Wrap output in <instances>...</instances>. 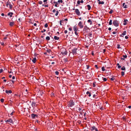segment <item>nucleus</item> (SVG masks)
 <instances>
[{
    "mask_svg": "<svg viewBox=\"0 0 131 131\" xmlns=\"http://www.w3.org/2000/svg\"><path fill=\"white\" fill-rule=\"evenodd\" d=\"M74 105V103L72 101H70L68 104L69 107H72Z\"/></svg>",
    "mask_w": 131,
    "mask_h": 131,
    "instance_id": "3",
    "label": "nucleus"
},
{
    "mask_svg": "<svg viewBox=\"0 0 131 131\" xmlns=\"http://www.w3.org/2000/svg\"><path fill=\"white\" fill-rule=\"evenodd\" d=\"M123 57L125 58H126L127 57V56L126 55H123Z\"/></svg>",
    "mask_w": 131,
    "mask_h": 131,
    "instance_id": "50",
    "label": "nucleus"
},
{
    "mask_svg": "<svg viewBox=\"0 0 131 131\" xmlns=\"http://www.w3.org/2000/svg\"><path fill=\"white\" fill-rule=\"evenodd\" d=\"M79 62L81 64V63L82 62V59L80 60L79 61Z\"/></svg>",
    "mask_w": 131,
    "mask_h": 131,
    "instance_id": "46",
    "label": "nucleus"
},
{
    "mask_svg": "<svg viewBox=\"0 0 131 131\" xmlns=\"http://www.w3.org/2000/svg\"><path fill=\"white\" fill-rule=\"evenodd\" d=\"M9 7L10 9H11L12 8V6L11 4H9Z\"/></svg>",
    "mask_w": 131,
    "mask_h": 131,
    "instance_id": "33",
    "label": "nucleus"
},
{
    "mask_svg": "<svg viewBox=\"0 0 131 131\" xmlns=\"http://www.w3.org/2000/svg\"><path fill=\"white\" fill-rule=\"evenodd\" d=\"M87 7H88V9L89 10H90L91 8V7L90 6V5H87Z\"/></svg>",
    "mask_w": 131,
    "mask_h": 131,
    "instance_id": "22",
    "label": "nucleus"
},
{
    "mask_svg": "<svg viewBox=\"0 0 131 131\" xmlns=\"http://www.w3.org/2000/svg\"><path fill=\"white\" fill-rule=\"evenodd\" d=\"M103 78V80L104 81H107V79L106 78Z\"/></svg>",
    "mask_w": 131,
    "mask_h": 131,
    "instance_id": "45",
    "label": "nucleus"
},
{
    "mask_svg": "<svg viewBox=\"0 0 131 131\" xmlns=\"http://www.w3.org/2000/svg\"><path fill=\"white\" fill-rule=\"evenodd\" d=\"M46 31V30L45 29H43V30H42L41 31V32L43 33L44 32Z\"/></svg>",
    "mask_w": 131,
    "mask_h": 131,
    "instance_id": "51",
    "label": "nucleus"
},
{
    "mask_svg": "<svg viewBox=\"0 0 131 131\" xmlns=\"http://www.w3.org/2000/svg\"><path fill=\"white\" fill-rule=\"evenodd\" d=\"M126 31H124L123 32V33L122 34V35H120V36L121 37H123V36H122V35H126Z\"/></svg>",
    "mask_w": 131,
    "mask_h": 131,
    "instance_id": "17",
    "label": "nucleus"
},
{
    "mask_svg": "<svg viewBox=\"0 0 131 131\" xmlns=\"http://www.w3.org/2000/svg\"><path fill=\"white\" fill-rule=\"evenodd\" d=\"M54 38L55 40H58L59 39V38L56 36H55Z\"/></svg>",
    "mask_w": 131,
    "mask_h": 131,
    "instance_id": "21",
    "label": "nucleus"
},
{
    "mask_svg": "<svg viewBox=\"0 0 131 131\" xmlns=\"http://www.w3.org/2000/svg\"><path fill=\"white\" fill-rule=\"evenodd\" d=\"M116 33H117L116 32H113L112 33L114 34H116Z\"/></svg>",
    "mask_w": 131,
    "mask_h": 131,
    "instance_id": "62",
    "label": "nucleus"
},
{
    "mask_svg": "<svg viewBox=\"0 0 131 131\" xmlns=\"http://www.w3.org/2000/svg\"><path fill=\"white\" fill-rule=\"evenodd\" d=\"M4 101V99H1V101L2 103H3Z\"/></svg>",
    "mask_w": 131,
    "mask_h": 131,
    "instance_id": "41",
    "label": "nucleus"
},
{
    "mask_svg": "<svg viewBox=\"0 0 131 131\" xmlns=\"http://www.w3.org/2000/svg\"><path fill=\"white\" fill-rule=\"evenodd\" d=\"M31 117L32 118L34 119L35 118V116H37V115L36 114H31Z\"/></svg>",
    "mask_w": 131,
    "mask_h": 131,
    "instance_id": "11",
    "label": "nucleus"
},
{
    "mask_svg": "<svg viewBox=\"0 0 131 131\" xmlns=\"http://www.w3.org/2000/svg\"><path fill=\"white\" fill-rule=\"evenodd\" d=\"M47 51L48 53H50L51 50L50 49H47L46 50Z\"/></svg>",
    "mask_w": 131,
    "mask_h": 131,
    "instance_id": "38",
    "label": "nucleus"
},
{
    "mask_svg": "<svg viewBox=\"0 0 131 131\" xmlns=\"http://www.w3.org/2000/svg\"><path fill=\"white\" fill-rule=\"evenodd\" d=\"M61 53L62 55H67V51L66 49L64 48H62L61 49Z\"/></svg>",
    "mask_w": 131,
    "mask_h": 131,
    "instance_id": "2",
    "label": "nucleus"
},
{
    "mask_svg": "<svg viewBox=\"0 0 131 131\" xmlns=\"http://www.w3.org/2000/svg\"><path fill=\"white\" fill-rule=\"evenodd\" d=\"M58 2L59 4L60 3H62L63 2V1L62 0H59L58 1Z\"/></svg>",
    "mask_w": 131,
    "mask_h": 131,
    "instance_id": "26",
    "label": "nucleus"
},
{
    "mask_svg": "<svg viewBox=\"0 0 131 131\" xmlns=\"http://www.w3.org/2000/svg\"><path fill=\"white\" fill-rule=\"evenodd\" d=\"M9 4H10V3L9 2H7L6 3V6L7 7H8V5H9Z\"/></svg>",
    "mask_w": 131,
    "mask_h": 131,
    "instance_id": "27",
    "label": "nucleus"
},
{
    "mask_svg": "<svg viewBox=\"0 0 131 131\" xmlns=\"http://www.w3.org/2000/svg\"><path fill=\"white\" fill-rule=\"evenodd\" d=\"M75 13L78 16L80 15V12L79 11L78 9H75Z\"/></svg>",
    "mask_w": 131,
    "mask_h": 131,
    "instance_id": "6",
    "label": "nucleus"
},
{
    "mask_svg": "<svg viewBox=\"0 0 131 131\" xmlns=\"http://www.w3.org/2000/svg\"><path fill=\"white\" fill-rule=\"evenodd\" d=\"M123 7H124L125 8H127V6L126 5L125 3H124L123 4Z\"/></svg>",
    "mask_w": 131,
    "mask_h": 131,
    "instance_id": "15",
    "label": "nucleus"
},
{
    "mask_svg": "<svg viewBox=\"0 0 131 131\" xmlns=\"http://www.w3.org/2000/svg\"><path fill=\"white\" fill-rule=\"evenodd\" d=\"M1 45H3L4 44V43L3 42H1Z\"/></svg>",
    "mask_w": 131,
    "mask_h": 131,
    "instance_id": "64",
    "label": "nucleus"
},
{
    "mask_svg": "<svg viewBox=\"0 0 131 131\" xmlns=\"http://www.w3.org/2000/svg\"><path fill=\"white\" fill-rule=\"evenodd\" d=\"M90 130L92 131H98L97 129L94 126H93L91 127Z\"/></svg>",
    "mask_w": 131,
    "mask_h": 131,
    "instance_id": "4",
    "label": "nucleus"
},
{
    "mask_svg": "<svg viewBox=\"0 0 131 131\" xmlns=\"http://www.w3.org/2000/svg\"><path fill=\"white\" fill-rule=\"evenodd\" d=\"M38 3L39 4H41L42 3V2L41 1H38Z\"/></svg>",
    "mask_w": 131,
    "mask_h": 131,
    "instance_id": "37",
    "label": "nucleus"
},
{
    "mask_svg": "<svg viewBox=\"0 0 131 131\" xmlns=\"http://www.w3.org/2000/svg\"><path fill=\"white\" fill-rule=\"evenodd\" d=\"M46 39L47 40H49L50 39V38L49 36H47L46 38Z\"/></svg>",
    "mask_w": 131,
    "mask_h": 131,
    "instance_id": "29",
    "label": "nucleus"
},
{
    "mask_svg": "<svg viewBox=\"0 0 131 131\" xmlns=\"http://www.w3.org/2000/svg\"><path fill=\"white\" fill-rule=\"evenodd\" d=\"M95 67L97 69H98V67H97V65H96L95 66Z\"/></svg>",
    "mask_w": 131,
    "mask_h": 131,
    "instance_id": "52",
    "label": "nucleus"
},
{
    "mask_svg": "<svg viewBox=\"0 0 131 131\" xmlns=\"http://www.w3.org/2000/svg\"><path fill=\"white\" fill-rule=\"evenodd\" d=\"M77 48H74L72 50L71 52L73 54V55H75L77 53Z\"/></svg>",
    "mask_w": 131,
    "mask_h": 131,
    "instance_id": "5",
    "label": "nucleus"
},
{
    "mask_svg": "<svg viewBox=\"0 0 131 131\" xmlns=\"http://www.w3.org/2000/svg\"><path fill=\"white\" fill-rule=\"evenodd\" d=\"M77 31H75V34L76 35H78V33L77 32Z\"/></svg>",
    "mask_w": 131,
    "mask_h": 131,
    "instance_id": "59",
    "label": "nucleus"
},
{
    "mask_svg": "<svg viewBox=\"0 0 131 131\" xmlns=\"http://www.w3.org/2000/svg\"><path fill=\"white\" fill-rule=\"evenodd\" d=\"M6 122H9L10 123H12L13 122V121L12 119H8L5 121Z\"/></svg>",
    "mask_w": 131,
    "mask_h": 131,
    "instance_id": "12",
    "label": "nucleus"
},
{
    "mask_svg": "<svg viewBox=\"0 0 131 131\" xmlns=\"http://www.w3.org/2000/svg\"><path fill=\"white\" fill-rule=\"evenodd\" d=\"M112 20H110V22L109 23V25H111L112 24Z\"/></svg>",
    "mask_w": 131,
    "mask_h": 131,
    "instance_id": "35",
    "label": "nucleus"
},
{
    "mask_svg": "<svg viewBox=\"0 0 131 131\" xmlns=\"http://www.w3.org/2000/svg\"><path fill=\"white\" fill-rule=\"evenodd\" d=\"M117 65L118 66V68H120L121 67V66L119 65V63H117Z\"/></svg>",
    "mask_w": 131,
    "mask_h": 131,
    "instance_id": "40",
    "label": "nucleus"
},
{
    "mask_svg": "<svg viewBox=\"0 0 131 131\" xmlns=\"http://www.w3.org/2000/svg\"><path fill=\"white\" fill-rule=\"evenodd\" d=\"M89 35L91 37H92V34L91 33L89 34Z\"/></svg>",
    "mask_w": 131,
    "mask_h": 131,
    "instance_id": "56",
    "label": "nucleus"
},
{
    "mask_svg": "<svg viewBox=\"0 0 131 131\" xmlns=\"http://www.w3.org/2000/svg\"><path fill=\"white\" fill-rule=\"evenodd\" d=\"M3 71V70L2 69H0V73H1Z\"/></svg>",
    "mask_w": 131,
    "mask_h": 131,
    "instance_id": "57",
    "label": "nucleus"
},
{
    "mask_svg": "<svg viewBox=\"0 0 131 131\" xmlns=\"http://www.w3.org/2000/svg\"><path fill=\"white\" fill-rule=\"evenodd\" d=\"M113 12V10L112 9L110 10V12H109V13L110 14H111Z\"/></svg>",
    "mask_w": 131,
    "mask_h": 131,
    "instance_id": "42",
    "label": "nucleus"
},
{
    "mask_svg": "<svg viewBox=\"0 0 131 131\" xmlns=\"http://www.w3.org/2000/svg\"><path fill=\"white\" fill-rule=\"evenodd\" d=\"M14 47L15 48H16L17 49H18V48H19V45H16L14 46Z\"/></svg>",
    "mask_w": 131,
    "mask_h": 131,
    "instance_id": "20",
    "label": "nucleus"
},
{
    "mask_svg": "<svg viewBox=\"0 0 131 131\" xmlns=\"http://www.w3.org/2000/svg\"><path fill=\"white\" fill-rule=\"evenodd\" d=\"M110 79L111 80L113 81L115 79V78L114 77H112V78H111Z\"/></svg>",
    "mask_w": 131,
    "mask_h": 131,
    "instance_id": "30",
    "label": "nucleus"
},
{
    "mask_svg": "<svg viewBox=\"0 0 131 131\" xmlns=\"http://www.w3.org/2000/svg\"><path fill=\"white\" fill-rule=\"evenodd\" d=\"M121 74L122 76H123L124 75V71H122L121 72Z\"/></svg>",
    "mask_w": 131,
    "mask_h": 131,
    "instance_id": "36",
    "label": "nucleus"
},
{
    "mask_svg": "<svg viewBox=\"0 0 131 131\" xmlns=\"http://www.w3.org/2000/svg\"><path fill=\"white\" fill-rule=\"evenodd\" d=\"M45 27L46 28H47L48 26V24L47 23H46L45 25Z\"/></svg>",
    "mask_w": 131,
    "mask_h": 131,
    "instance_id": "43",
    "label": "nucleus"
},
{
    "mask_svg": "<svg viewBox=\"0 0 131 131\" xmlns=\"http://www.w3.org/2000/svg\"><path fill=\"white\" fill-rule=\"evenodd\" d=\"M88 28L86 26L85 27L84 29H83V32H84V33H85V32H86L88 31Z\"/></svg>",
    "mask_w": 131,
    "mask_h": 131,
    "instance_id": "8",
    "label": "nucleus"
},
{
    "mask_svg": "<svg viewBox=\"0 0 131 131\" xmlns=\"http://www.w3.org/2000/svg\"><path fill=\"white\" fill-rule=\"evenodd\" d=\"M121 70H125V68L124 66L123 67L121 68Z\"/></svg>",
    "mask_w": 131,
    "mask_h": 131,
    "instance_id": "31",
    "label": "nucleus"
},
{
    "mask_svg": "<svg viewBox=\"0 0 131 131\" xmlns=\"http://www.w3.org/2000/svg\"><path fill=\"white\" fill-rule=\"evenodd\" d=\"M114 25L116 27H117L119 26V23L118 21L116 20H114L113 23Z\"/></svg>",
    "mask_w": 131,
    "mask_h": 131,
    "instance_id": "1",
    "label": "nucleus"
},
{
    "mask_svg": "<svg viewBox=\"0 0 131 131\" xmlns=\"http://www.w3.org/2000/svg\"><path fill=\"white\" fill-rule=\"evenodd\" d=\"M63 60L65 62H66L68 61V60L67 58L64 59Z\"/></svg>",
    "mask_w": 131,
    "mask_h": 131,
    "instance_id": "32",
    "label": "nucleus"
},
{
    "mask_svg": "<svg viewBox=\"0 0 131 131\" xmlns=\"http://www.w3.org/2000/svg\"><path fill=\"white\" fill-rule=\"evenodd\" d=\"M14 24V22H11L9 23V25L11 26H13Z\"/></svg>",
    "mask_w": 131,
    "mask_h": 131,
    "instance_id": "19",
    "label": "nucleus"
},
{
    "mask_svg": "<svg viewBox=\"0 0 131 131\" xmlns=\"http://www.w3.org/2000/svg\"><path fill=\"white\" fill-rule=\"evenodd\" d=\"M69 29L70 31H71L72 30V29L71 28H69Z\"/></svg>",
    "mask_w": 131,
    "mask_h": 131,
    "instance_id": "60",
    "label": "nucleus"
},
{
    "mask_svg": "<svg viewBox=\"0 0 131 131\" xmlns=\"http://www.w3.org/2000/svg\"><path fill=\"white\" fill-rule=\"evenodd\" d=\"M95 82H94L93 83V87H95Z\"/></svg>",
    "mask_w": 131,
    "mask_h": 131,
    "instance_id": "53",
    "label": "nucleus"
},
{
    "mask_svg": "<svg viewBox=\"0 0 131 131\" xmlns=\"http://www.w3.org/2000/svg\"><path fill=\"white\" fill-rule=\"evenodd\" d=\"M55 74H56V75H58L59 74V72L58 71H56L55 72Z\"/></svg>",
    "mask_w": 131,
    "mask_h": 131,
    "instance_id": "44",
    "label": "nucleus"
},
{
    "mask_svg": "<svg viewBox=\"0 0 131 131\" xmlns=\"http://www.w3.org/2000/svg\"><path fill=\"white\" fill-rule=\"evenodd\" d=\"M78 26L80 27L81 28H82V22L81 21H80L79 22L78 24Z\"/></svg>",
    "mask_w": 131,
    "mask_h": 131,
    "instance_id": "13",
    "label": "nucleus"
},
{
    "mask_svg": "<svg viewBox=\"0 0 131 131\" xmlns=\"http://www.w3.org/2000/svg\"><path fill=\"white\" fill-rule=\"evenodd\" d=\"M12 93V91L11 90H9L8 91V93H9L10 94V93Z\"/></svg>",
    "mask_w": 131,
    "mask_h": 131,
    "instance_id": "49",
    "label": "nucleus"
},
{
    "mask_svg": "<svg viewBox=\"0 0 131 131\" xmlns=\"http://www.w3.org/2000/svg\"><path fill=\"white\" fill-rule=\"evenodd\" d=\"M38 93L40 94L41 95H42L43 94V92H39Z\"/></svg>",
    "mask_w": 131,
    "mask_h": 131,
    "instance_id": "54",
    "label": "nucleus"
},
{
    "mask_svg": "<svg viewBox=\"0 0 131 131\" xmlns=\"http://www.w3.org/2000/svg\"><path fill=\"white\" fill-rule=\"evenodd\" d=\"M64 32L65 34H66L67 33L68 31L67 30H65L64 31Z\"/></svg>",
    "mask_w": 131,
    "mask_h": 131,
    "instance_id": "61",
    "label": "nucleus"
},
{
    "mask_svg": "<svg viewBox=\"0 0 131 131\" xmlns=\"http://www.w3.org/2000/svg\"><path fill=\"white\" fill-rule=\"evenodd\" d=\"M78 29V28L77 26L75 25L74 26L73 29L74 31H77Z\"/></svg>",
    "mask_w": 131,
    "mask_h": 131,
    "instance_id": "9",
    "label": "nucleus"
},
{
    "mask_svg": "<svg viewBox=\"0 0 131 131\" xmlns=\"http://www.w3.org/2000/svg\"><path fill=\"white\" fill-rule=\"evenodd\" d=\"M31 105L32 107L34 108L37 105H36L35 103L34 102H32L31 103Z\"/></svg>",
    "mask_w": 131,
    "mask_h": 131,
    "instance_id": "7",
    "label": "nucleus"
},
{
    "mask_svg": "<svg viewBox=\"0 0 131 131\" xmlns=\"http://www.w3.org/2000/svg\"><path fill=\"white\" fill-rule=\"evenodd\" d=\"M128 22V20L127 19H124L123 23V25H126L127 24V23Z\"/></svg>",
    "mask_w": 131,
    "mask_h": 131,
    "instance_id": "10",
    "label": "nucleus"
},
{
    "mask_svg": "<svg viewBox=\"0 0 131 131\" xmlns=\"http://www.w3.org/2000/svg\"><path fill=\"white\" fill-rule=\"evenodd\" d=\"M36 60V58L35 57L33 58V59L32 60V61L34 63H35Z\"/></svg>",
    "mask_w": 131,
    "mask_h": 131,
    "instance_id": "18",
    "label": "nucleus"
},
{
    "mask_svg": "<svg viewBox=\"0 0 131 131\" xmlns=\"http://www.w3.org/2000/svg\"><path fill=\"white\" fill-rule=\"evenodd\" d=\"M102 71H104L105 70L104 67H102Z\"/></svg>",
    "mask_w": 131,
    "mask_h": 131,
    "instance_id": "39",
    "label": "nucleus"
},
{
    "mask_svg": "<svg viewBox=\"0 0 131 131\" xmlns=\"http://www.w3.org/2000/svg\"><path fill=\"white\" fill-rule=\"evenodd\" d=\"M121 48V47H120V45L119 44L117 45V48L119 49Z\"/></svg>",
    "mask_w": 131,
    "mask_h": 131,
    "instance_id": "47",
    "label": "nucleus"
},
{
    "mask_svg": "<svg viewBox=\"0 0 131 131\" xmlns=\"http://www.w3.org/2000/svg\"><path fill=\"white\" fill-rule=\"evenodd\" d=\"M56 13L55 14V15L56 16H57L58 15L59 12H58V10L56 11Z\"/></svg>",
    "mask_w": 131,
    "mask_h": 131,
    "instance_id": "34",
    "label": "nucleus"
},
{
    "mask_svg": "<svg viewBox=\"0 0 131 131\" xmlns=\"http://www.w3.org/2000/svg\"><path fill=\"white\" fill-rule=\"evenodd\" d=\"M54 3H55V5H54V6L56 7H58L57 6V4H58V2H54Z\"/></svg>",
    "mask_w": 131,
    "mask_h": 131,
    "instance_id": "28",
    "label": "nucleus"
},
{
    "mask_svg": "<svg viewBox=\"0 0 131 131\" xmlns=\"http://www.w3.org/2000/svg\"><path fill=\"white\" fill-rule=\"evenodd\" d=\"M83 113L84 114V116L85 117L84 118V119H85V120H86V118L85 117V113H84V112H83Z\"/></svg>",
    "mask_w": 131,
    "mask_h": 131,
    "instance_id": "48",
    "label": "nucleus"
},
{
    "mask_svg": "<svg viewBox=\"0 0 131 131\" xmlns=\"http://www.w3.org/2000/svg\"><path fill=\"white\" fill-rule=\"evenodd\" d=\"M47 0H44L43 1V2L44 3H45V2H46V3H47Z\"/></svg>",
    "mask_w": 131,
    "mask_h": 131,
    "instance_id": "63",
    "label": "nucleus"
},
{
    "mask_svg": "<svg viewBox=\"0 0 131 131\" xmlns=\"http://www.w3.org/2000/svg\"><path fill=\"white\" fill-rule=\"evenodd\" d=\"M98 3L99 4H104V2L103 1H102V2L99 1V2Z\"/></svg>",
    "mask_w": 131,
    "mask_h": 131,
    "instance_id": "25",
    "label": "nucleus"
},
{
    "mask_svg": "<svg viewBox=\"0 0 131 131\" xmlns=\"http://www.w3.org/2000/svg\"><path fill=\"white\" fill-rule=\"evenodd\" d=\"M125 38L126 39H128V37L127 36H126L125 37Z\"/></svg>",
    "mask_w": 131,
    "mask_h": 131,
    "instance_id": "58",
    "label": "nucleus"
},
{
    "mask_svg": "<svg viewBox=\"0 0 131 131\" xmlns=\"http://www.w3.org/2000/svg\"><path fill=\"white\" fill-rule=\"evenodd\" d=\"M14 112H12L11 113L10 115H9V116H10L12 115L13 114V113Z\"/></svg>",
    "mask_w": 131,
    "mask_h": 131,
    "instance_id": "55",
    "label": "nucleus"
},
{
    "mask_svg": "<svg viewBox=\"0 0 131 131\" xmlns=\"http://www.w3.org/2000/svg\"><path fill=\"white\" fill-rule=\"evenodd\" d=\"M13 14V13L12 12H9L8 14V15L10 17H12V15Z\"/></svg>",
    "mask_w": 131,
    "mask_h": 131,
    "instance_id": "16",
    "label": "nucleus"
},
{
    "mask_svg": "<svg viewBox=\"0 0 131 131\" xmlns=\"http://www.w3.org/2000/svg\"><path fill=\"white\" fill-rule=\"evenodd\" d=\"M88 23H90V24L91 25L92 24V21H91V20L90 19H89L88 20Z\"/></svg>",
    "mask_w": 131,
    "mask_h": 131,
    "instance_id": "24",
    "label": "nucleus"
},
{
    "mask_svg": "<svg viewBox=\"0 0 131 131\" xmlns=\"http://www.w3.org/2000/svg\"><path fill=\"white\" fill-rule=\"evenodd\" d=\"M80 3H82V0L80 1L79 0L77 1V4L79 5L80 4Z\"/></svg>",
    "mask_w": 131,
    "mask_h": 131,
    "instance_id": "23",
    "label": "nucleus"
},
{
    "mask_svg": "<svg viewBox=\"0 0 131 131\" xmlns=\"http://www.w3.org/2000/svg\"><path fill=\"white\" fill-rule=\"evenodd\" d=\"M86 94L89 97H90L91 96V93L89 91H88L86 92Z\"/></svg>",
    "mask_w": 131,
    "mask_h": 131,
    "instance_id": "14",
    "label": "nucleus"
}]
</instances>
